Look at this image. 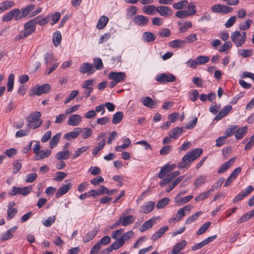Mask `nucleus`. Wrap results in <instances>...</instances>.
Returning <instances> with one entry per match:
<instances>
[{"mask_svg": "<svg viewBox=\"0 0 254 254\" xmlns=\"http://www.w3.org/2000/svg\"><path fill=\"white\" fill-rule=\"evenodd\" d=\"M202 152V150L200 148H196L188 152L178 164V167L179 168L189 167L191 163L199 156Z\"/></svg>", "mask_w": 254, "mask_h": 254, "instance_id": "obj_1", "label": "nucleus"}, {"mask_svg": "<svg viewBox=\"0 0 254 254\" xmlns=\"http://www.w3.org/2000/svg\"><path fill=\"white\" fill-rule=\"evenodd\" d=\"M41 117V114L40 112L36 111L29 114L25 118L27 127L30 129H36L39 127L43 123Z\"/></svg>", "mask_w": 254, "mask_h": 254, "instance_id": "obj_2", "label": "nucleus"}, {"mask_svg": "<svg viewBox=\"0 0 254 254\" xmlns=\"http://www.w3.org/2000/svg\"><path fill=\"white\" fill-rule=\"evenodd\" d=\"M35 24V21L33 20L26 22L24 25V29L17 35L15 38V41H19L33 33L36 29Z\"/></svg>", "mask_w": 254, "mask_h": 254, "instance_id": "obj_3", "label": "nucleus"}, {"mask_svg": "<svg viewBox=\"0 0 254 254\" xmlns=\"http://www.w3.org/2000/svg\"><path fill=\"white\" fill-rule=\"evenodd\" d=\"M247 38L246 32L235 31L232 33L231 39L237 47H241L246 42Z\"/></svg>", "mask_w": 254, "mask_h": 254, "instance_id": "obj_4", "label": "nucleus"}, {"mask_svg": "<svg viewBox=\"0 0 254 254\" xmlns=\"http://www.w3.org/2000/svg\"><path fill=\"white\" fill-rule=\"evenodd\" d=\"M51 87L48 83L44 84L41 85H36L33 87L30 91L29 95L31 96L34 95H40L42 94H46L49 92Z\"/></svg>", "mask_w": 254, "mask_h": 254, "instance_id": "obj_5", "label": "nucleus"}, {"mask_svg": "<svg viewBox=\"0 0 254 254\" xmlns=\"http://www.w3.org/2000/svg\"><path fill=\"white\" fill-rule=\"evenodd\" d=\"M23 17L24 16L22 13L21 9H13L3 16L2 20L6 22L10 21L13 19H14L15 20H18Z\"/></svg>", "mask_w": 254, "mask_h": 254, "instance_id": "obj_6", "label": "nucleus"}, {"mask_svg": "<svg viewBox=\"0 0 254 254\" xmlns=\"http://www.w3.org/2000/svg\"><path fill=\"white\" fill-rule=\"evenodd\" d=\"M131 211V209L126 210L120 217V222H121L122 226L127 227L132 224L134 222L135 220V217L132 215H128V213Z\"/></svg>", "mask_w": 254, "mask_h": 254, "instance_id": "obj_7", "label": "nucleus"}, {"mask_svg": "<svg viewBox=\"0 0 254 254\" xmlns=\"http://www.w3.org/2000/svg\"><path fill=\"white\" fill-rule=\"evenodd\" d=\"M124 231V229L123 228H121L118 230H116L113 231L112 233V238L115 240V241L112 244V246L113 247L114 250H118L121 248L124 244L122 243V242L119 239V237H120L121 235Z\"/></svg>", "mask_w": 254, "mask_h": 254, "instance_id": "obj_8", "label": "nucleus"}, {"mask_svg": "<svg viewBox=\"0 0 254 254\" xmlns=\"http://www.w3.org/2000/svg\"><path fill=\"white\" fill-rule=\"evenodd\" d=\"M192 208V206L191 205H187L179 209L177 213L172 217L170 221L171 222L173 220L175 221H179L187 213H189Z\"/></svg>", "mask_w": 254, "mask_h": 254, "instance_id": "obj_9", "label": "nucleus"}, {"mask_svg": "<svg viewBox=\"0 0 254 254\" xmlns=\"http://www.w3.org/2000/svg\"><path fill=\"white\" fill-rule=\"evenodd\" d=\"M32 188L31 186H27L23 188L13 187L9 193V195L14 196L17 194H21L25 196L32 191Z\"/></svg>", "mask_w": 254, "mask_h": 254, "instance_id": "obj_10", "label": "nucleus"}, {"mask_svg": "<svg viewBox=\"0 0 254 254\" xmlns=\"http://www.w3.org/2000/svg\"><path fill=\"white\" fill-rule=\"evenodd\" d=\"M211 9L214 12L221 13L224 14L230 13L233 10L232 7L221 4H217L212 6Z\"/></svg>", "mask_w": 254, "mask_h": 254, "instance_id": "obj_11", "label": "nucleus"}, {"mask_svg": "<svg viewBox=\"0 0 254 254\" xmlns=\"http://www.w3.org/2000/svg\"><path fill=\"white\" fill-rule=\"evenodd\" d=\"M176 77L172 73H162L157 75L156 80L157 81L164 83L169 82H173L175 80Z\"/></svg>", "mask_w": 254, "mask_h": 254, "instance_id": "obj_12", "label": "nucleus"}, {"mask_svg": "<svg viewBox=\"0 0 254 254\" xmlns=\"http://www.w3.org/2000/svg\"><path fill=\"white\" fill-rule=\"evenodd\" d=\"M95 81L93 79L85 80L81 85V87L85 89L86 90L84 92V94L85 97H88L90 96L91 92L93 91V86L94 84Z\"/></svg>", "mask_w": 254, "mask_h": 254, "instance_id": "obj_13", "label": "nucleus"}, {"mask_svg": "<svg viewBox=\"0 0 254 254\" xmlns=\"http://www.w3.org/2000/svg\"><path fill=\"white\" fill-rule=\"evenodd\" d=\"M65 182L66 184L61 187L58 190L56 193V197L59 198L66 194L71 188L72 185L70 180H66Z\"/></svg>", "mask_w": 254, "mask_h": 254, "instance_id": "obj_14", "label": "nucleus"}, {"mask_svg": "<svg viewBox=\"0 0 254 254\" xmlns=\"http://www.w3.org/2000/svg\"><path fill=\"white\" fill-rule=\"evenodd\" d=\"M126 73L123 72H111L108 75V78L112 80H115L118 83L123 81L126 78Z\"/></svg>", "mask_w": 254, "mask_h": 254, "instance_id": "obj_15", "label": "nucleus"}, {"mask_svg": "<svg viewBox=\"0 0 254 254\" xmlns=\"http://www.w3.org/2000/svg\"><path fill=\"white\" fill-rule=\"evenodd\" d=\"M82 121V117L78 114L70 115L67 120V124L70 126H79Z\"/></svg>", "mask_w": 254, "mask_h": 254, "instance_id": "obj_16", "label": "nucleus"}, {"mask_svg": "<svg viewBox=\"0 0 254 254\" xmlns=\"http://www.w3.org/2000/svg\"><path fill=\"white\" fill-rule=\"evenodd\" d=\"M232 106L230 105L224 106L215 117L214 120L218 121L226 117L232 110Z\"/></svg>", "mask_w": 254, "mask_h": 254, "instance_id": "obj_17", "label": "nucleus"}, {"mask_svg": "<svg viewBox=\"0 0 254 254\" xmlns=\"http://www.w3.org/2000/svg\"><path fill=\"white\" fill-rule=\"evenodd\" d=\"M176 167L174 164L171 165H166L162 167L158 174V177L160 179L164 178L166 175L170 174L169 173L173 171Z\"/></svg>", "mask_w": 254, "mask_h": 254, "instance_id": "obj_18", "label": "nucleus"}, {"mask_svg": "<svg viewBox=\"0 0 254 254\" xmlns=\"http://www.w3.org/2000/svg\"><path fill=\"white\" fill-rule=\"evenodd\" d=\"M79 71L83 74H91L94 72V67L91 64L84 63L81 65Z\"/></svg>", "mask_w": 254, "mask_h": 254, "instance_id": "obj_19", "label": "nucleus"}, {"mask_svg": "<svg viewBox=\"0 0 254 254\" xmlns=\"http://www.w3.org/2000/svg\"><path fill=\"white\" fill-rule=\"evenodd\" d=\"M79 134L81 137L85 139L90 137L93 134V130L88 127H78Z\"/></svg>", "mask_w": 254, "mask_h": 254, "instance_id": "obj_20", "label": "nucleus"}, {"mask_svg": "<svg viewBox=\"0 0 254 254\" xmlns=\"http://www.w3.org/2000/svg\"><path fill=\"white\" fill-rule=\"evenodd\" d=\"M156 12L159 13L160 15L164 17L171 16L173 13L171 8L163 5L157 7Z\"/></svg>", "mask_w": 254, "mask_h": 254, "instance_id": "obj_21", "label": "nucleus"}, {"mask_svg": "<svg viewBox=\"0 0 254 254\" xmlns=\"http://www.w3.org/2000/svg\"><path fill=\"white\" fill-rule=\"evenodd\" d=\"M148 18L142 15H136L133 19V22L139 26L145 25L148 23Z\"/></svg>", "mask_w": 254, "mask_h": 254, "instance_id": "obj_22", "label": "nucleus"}, {"mask_svg": "<svg viewBox=\"0 0 254 254\" xmlns=\"http://www.w3.org/2000/svg\"><path fill=\"white\" fill-rule=\"evenodd\" d=\"M155 203L154 201H148L144 203L141 207L140 212L141 213L147 214L153 210L154 208Z\"/></svg>", "mask_w": 254, "mask_h": 254, "instance_id": "obj_23", "label": "nucleus"}, {"mask_svg": "<svg viewBox=\"0 0 254 254\" xmlns=\"http://www.w3.org/2000/svg\"><path fill=\"white\" fill-rule=\"evenodd\" d=\"M248 127L247 126H244L240 128H237L234 132L235 137L238 140L242 139L248 132Z\"/></svg>", "mask_w": 254, "mask_h": 254, "instance_id": "obj_24", "label": "nucleus"}, {"mask_svg": "<svg viewBox=\"0 0 254 254\" xmlns=\"http://www.w3.org/2000/svg\"><path fill=\"white\" fill-rule=\"evenodd\" d=\"M181 193L182 192H180L178 195L176 196L175 198V202L177 205H181L183 204H185L189 202L193 198L192 195H189L182 198H180Z\"/></svg>", "mask_w": 254, "mask_h": 254, "instance_id": "obj_25", "label": "nucleus"}, {"mask_svg": "<svg viewBox=\"0 0 254 254\" xmlns=\"http://www.w3.org/2000/svg\"><path fill=\"white\" fill-rule=\"evenodd\" d=\"M140 101L143 104V105L150 108H154L157 105V103L153 101L149 97H145L142 98L140 99Z\"/></svg>", "mask_w": 254, "mask_h": 254, "instance_id": "obj_26", "label": "nucleus"}, {"mask_svg": "<svg viewBox=\"0 0 254 254\" xmlns=\"http://www.w3.org/2000/svg\"><path fill=\"white\" fill-rule=\"evenodd\" d=\"M123 143L121 145L116 147L115 150L117 152H121L123 149L128 148L131 144V141L128 137H124L122 138Z\"/></svg>", "mask_w": 254, "mask_h": 254, "instance_id": "obj_27", "label": "nucleus"}, {"mask_svg": "<svg viewBox=\"0 0 254 254\" xmlns=\"http://www.w3.org/2000/svg\"><path fill=\"white\" fill-rule=\"evenodd\" d=\"M156 220V218H152L145 221L139 228V231L142 232L151 228L153 225V224L155 223Z\"/></svg>", "mask_w": 254, "mask_h": 254, "instance_id": "obj_28", "label": "nucleus"}, {"mask_svg": "<svg viewBox=\"0 0 254 254\" xmlns=\"http://www.w3.org/2000/svg\"><path fill=\"white\" fill-rule=\"evenodd\" d=\"M185 44L186 41L179 39L171 41L169 43V46L174 49L182 48Z\"/></svg>", "mask_w": 254, "mask_h": 254, "instance_id": "obj_29", "label": "nucleus"}, {"mask_svg": "<svg viewBox=\"0 0 254 254\" xmlns=\"http://www.w3.org/2000/svg\"><path fill=\"white\" fill-rule=\"evenodd\" d=\"M17 226H14L11 228L6 232L1 235V240L2 241H6L11 239L13 236V233L17 230Z\"/></svg>", "mask_w": 254, "mask_h": 254, "instance_id": "obj_30", "label": "nucleus"}, {"mask_svg": "<svg viewBox=\"0 0 254 254\" xmlns=\"http://www.w3.org/2000/svg\"><path fill=\"white\" fill-rule=\"evenodd\" d=\"M168 229V227L167 226H164L163 227L160 228L156 232H155L153 235L151 236V240L153 241H155L159 238H160L164 233L167 231Z\"/></svg>", "mask_w": 254, "mask_h": 254, "instance_id": "obj_31", "label": "nucleus"}, {"mask_svg": "<svg viewBox=\"0 0 254 254\" xmlns=\"http://www.w3.org/2000/svg\"><path fill=\"white\" fill-rule=\"evenodd\" d=\"M134 232L130 230L124 234H122L120 237H119V239L124 244H125L126 242L134 237Z\"/></svg>", "mask_w": 254, "mask_h": 254, "instance_id": "obj_32", "label": "nucleus"}, {"mask_svg": "<svg viewBox=\"0 0 254 254\" xmlns=\"http://www.w3.org/2000/svg\"><path fill=\"white\" fill-rule=\"evenodd\" d=\"M51 150L50 149H45L40 150L35 156L36 160H39L49 157L51 154Z\"/></svg>", "mask_w": 254, "mask_h": 254, "instance_id": "obj_33", "label": "nucleus"}, {"mask_svg": "<svg viewBox=\"0 0 254 254\" xmlns=\"http://www.w3.org/2000/svg\"><path fill=\"white\" fill-rule=\"evenodd\" d=\"M79 135L78 127H76L72 131L65 133L64 137L67 140H71L72 139L77 138Z\"/></svg>", "mask_w": 254, "mask_h": 254, "instance_id": "obj_34", "label": "nucleus"}, {"mask_svg": "<svg viewBox=\"0 0 254 254\" xmlns=\"http://www.w3.org/2000/svg\"><path fill=\"white\" fill-rule=\"evenodd\" d=\"M89 146H83L75 150L72 154V158L74 159L80 156L81 154L88 151L89 149Z\"/></svg>", "mask_w": 254, "mask_h": 254, "instance_id": "obj_35", "label": "nucleus"}, {"mask_svg": "<svg viewBox=\"0 0 254 254\" xmlns=\"http://www.w3.org/2000/svg\"><path fill=\"white\" fill-rule=\"evenodd\" d=\"M187 243L185 240H183L180 243H177L173 247L171 253L173 254H178L186 245Z\"/></svg>", "mask_w": 254, "mask_h": 254, "instance_id": "obj_36", "label": "nucleus"}, {"mask_svg": "<svg viewBox=\"0 0 254 254\" xmlns=\"http://www.w3.org/2000/svg\"><path fill=\"white\" fill-rule=\"evenodd\" d=\"M15 3L12 0H6L0 4V13L4 10L12 7Z\"/></svg>", "mask_w": 254, "mask_h": 254, "instance_id": "obj_37", "label": "nucleus"}, {"mask_svg": "<svg viewBox=\"0 0 254 254\" xmlns=\"http://www.w3.org/2000/svg\"><path fill=\"white\" fill-rule=\"evenodd\" d=\"M183 132V128L180 127H177L173 128L170 132L169 135L172 138L177 139L179 138Z\"/></svg>", "mask_w": 254, "mask_h": 254, "instance_id": "obj_38", "label": "nucleus"}, {"mask_svg": "<svg viewBox=\"0 0 254 254\" xmlns=\"http://www.w3.org/2000/svg\"><path fill=\"white\" fill-rule=\"evenodd\" d=\"M207 181V177L206 176H198L194 182L195 188H198L203 185Z\"/></svg>", "mask_w": 254, "mask_h": 254, "instance_id": "obj_39", "label": "nucleus"}, {"mask_svg": "<svg viewBox=\"0 0 254 254\" xmlns=\"http://www.w3.org/2000/svg\"><path fill=\"white\" fill-rule=\"evenodd\" d=\"M235 158H233L224 163L218 170V173H222L226 171L233 164Z\"/></svg>", "mask_w": 254, "mask_h": 254, "instance_id": "obj_40", "label": "nucleus"}, {"mask_svg": "<svg viewBox=\"0 0 254 254\" xmlns=\"http://www.w3.org/2000/svg\"><path fill=\"white\" fill-rule=\"evenodd\" d=\"M109 21V18L105 16H101L97 24V28L99 29H102L104 28L107 24L108 23Z\"/></svg>", "mask_w": 254, "mask_h": 254, "instance_id": "obj_41", "label": "nucleus"}, {"mask_svg": "<svg viewBox=\"0 0 254 254\" xmlns=\"http://www.w3.org/2000/svg\"><path fill=\"white\" fill-rule=\"evenodd\" d=\"M70 154L68 150L60 151L56 154V158L58 160H66L69 158Z\"/></svg>", "mask_w": 254, "mask_h": 254, "instance_id": "obj_42", "label": "nucleus"}, {"mask_svg": "<svg viewBox=\"0 0 254 254\" xmlns=\"http://www.w3.org/2000/svg\"><path fill=\"white\" fill-rule=\"evenodd\" d=\"M142 38L145 42H153L156 39V36L152 33L145 32L142 34Z\"/></svg>", "mask_w": 254, "mask_h": 254, "instance_id": "obj_43", "label": "nucleus"}, {"mask_svg": "<svg viewBox=\"0 0 254 254\" xmlns=\"http://www.w3.org/2000/svg\"><path fill=\"white\" fill-rule=\"evenodd\" d=\"M142 10L146 14L153 15L156 11V7L153 5H148L142 7Z\"/></svg>", "mask_w": 254, "mask_h": 254, "instance_id": "obj_44", "label": "nucleus"}, {"mask_svg": "<svg viewBox=\"0 0 254 254\" xmlns=\"http://www.w3.org/2000/svg\"><path fill=\"white\" fill-rule=\"evenodd\" d=\"M62 35L59 31H56L53 34V41L55 47L58 46L61 43Z\"/></svg>", "mask_w": 254, "mask_h": 254, "instance_id": "obj_45", "label": "nucleus"}, {"mask_svg": "<svg viewBox=\"0 0 254 254\" xmlns=\"http://www.w3.org/2000/svg\"><path fill=\"white\" fill-rule=\"evenodd\" d=\"M61 137V133H58L54 135L49 142L50 147L52 149L58 144Z\"/></svg>", "mask_w": 254, "mask_h": 254, "instance_id": "obj_46", "label": "nucleus"}, {"mask_svg": "<svg viewBox=\"0 0 254 254\" xmlns=\"http://www.w3.org/2000/svg\"><path fill=\"white\" fill-rule=\"evenodd\" d=\"M106 143L105 139H103L100 141L96 145V146L93 149L92 154L94 156H96L98 152L104 147Z\"/></svg>", "mask_w": 254, "mask_h": 254, "instance_id": "obj_47", "label": "nucleus"}, {"mask_svg": "<svg viewBox=\"0 0 254 254\" xmlns=\"http://www.w3.org/2000/svg\"><path fill=\"white\" fill-rule=\"evenodd\" d=\"M202 212L201 211H199L190 216L186 220L185 224L187 225L190 224L194 222L198 219V217L202 214Z\"/></svg>", "mask_w": 254, "mask_h": 254, "instance_id": "obj_48", "label": "nucleus"}, {"mask_svg": "<svg viewBox=\"0 0 254 254\" xmlns=\"http://www.w3.org/2000/svg\"><path fill=\"white\" fill-rule=\"evenodd\" d=\"M48 15L50 17V20L52 19V22H51V25L52 26L57 23L61 17V13L59 12L51 13Z\"/></svg>", "mask_w": 254, "mask_h": 254, "instance_id": "obj_49", "label": "nucleus"}, {"mask_svg": "<svg viewBox=\"0 0 254 254\" xmlns=\"http://www.w3.org/2000/svg\"><path fill=\"white\" fill-rule=\"evenodd\" d=\"M123 113L121 111L118 112L114 115L112 120V123L114 124H117L123 120Z\"/></svg>", "mask_w": 254, "mask_h": 254, "instance_id": "obj_50", "label": "nucleus"}, {"mask_svg": "<svg viewBox=\"0 0 254 254\" xmlns=\"http://www.w3.org/2000/svg\"><path fill=\"white\" fill-rule=\"evenodd\" d=\"M188 5V1L186 0H183L173 3V7L176 9H181L186 7Z\"/></svg>", "mask_w": 254, "mask_h": 254, "instance_id": "obj_51", "label": "nucleus"}, {"mask_svg": "<svg viewBox=\"0 0 254 254\" xmlns=\"http://www.w3.org/2000/svg\"><path fill=\"white\" fill-rule=\"evenodd\" d=\"M35 23H37L39 25H44L50 21V17L47 15L45 17L42 18L41 16H38L35 19Z\"/></svg>", "mask_w": 254, "mask_h": 254, "instance_id": "obj_52", "label": "nucleus"}, {"mask_svg": "<svg viewBox=\"0 0 254 254\" xmlns=\"http://www.w3.org/2000/svg\"><path fill=\"white\" fill-rule=\"evenodd\" d=\"M14 81V75L13 73H10L8 76V80H7V87L8 92H10L12 90L13 87Z\"/></svg>", "mask_w": 254, "mask_h": 254, "instance_id": "obj_53", "label": "nucleus"}, {"mask_svg": "<svg viewBox=\"0 0 254 254\" xmlns=\"http://www.w3.org/2000/svg\"><path fill=\"white\" fill-rule=\"evenodd\" d=\"M184 178V176H182L177 178L172 184L170 185L166 189V191L167 192H170L172 189H173Z\"/></svg>", "mask_w": 254, "mask_h": 254, "instance_id": "obj_54", "label": "nucleus"}, {"mask_svg": "<svg viewBox=\"0 0 254 254\" xmlns=\"http://www.w3.org/2000/svg\"><path fill=\"white\" fill-rule=\"evenodd\" d=\"M97 232L95 230H92L87 233L83 238V241L85 243L89 242L95 237Z\"/></svg>", "mask_w": 254, "mask_h": 254, "instance_id": "obj_55", "label": "nucleus"}, {"mask_svg": "<svg viewBox=\"0 0 254 254\" xmlns=\"http://www.w3.org/2000/svg\"><path fill=\"white\" fill-rule=\"evenodd\" d=\"M8 208L7 210V218L8 219H11L13 218L15 215L17 213V210L16 208L10 206H8Z\"/></svg>", "mask_w": 254, "mask_h": 254, "instance_id": "obj_56", "label": "nucleus"}, {"mask_svg": "<svg viewBox=\"0 0 254 254\" xmlns=\"http://www.w3.org/2000/svg\"><path fill=\"white\" fill-rule=\"evenodd\" d=\"M238 126L237 125H231L225 131V135L223 136L225 137V139L227 137H230L232 134L234 133L235 130L238 128Z\"/></svg>", "mask_w": 254, "mask_h": 254, "instance_id": "obj_57", "label": "nucleus"}, {"mask_svg": "<svg viewBox=\"0 0 254 254\" xmlns=\"http://www.w3.org/2000/svg\"><path fill=\"white\" fill-rule=\"evenodd\" d=\"M252 23L253 21L251 19H248L245 22L242 23L240 24L239 29L243 31L246 30L250 28Z\"/></svg>", "mask_w": 254, "mask_h": 254, "instance_id": "obj_58", "label": "nucleus"}, {"mask_svg": "<svg viewBox=\"0 0 254 254\" xmlns=\"http://www.w3.org/2000/svg\"><path fill=\"white\" fill-rule=\"evenodd\" d=\"M197 65L203 64L207 63L209 60V58L206 56H200L195 58Z\"/></svg>", "mask_w": 254, "mask_h": 254, "instance_id": "obj_59", "label": "nucleus"}, {"mask_svg": "<svg viewBox=\"0 0 254 254\" xmlns=\"http://www.w3.org/2000/svg\"><path fill=\"white\" fill-rule=\"evenodd\" d=\"M170 201L169 198L165 197L161 199L157 203L156 207L158 209H161L167 205Z\"/></svg>", "mask_w": 254, "mask_h": 254, "instance_id": "obj_60", "label": "nucleus"}, {"mask_svg": "<svg viewBox=\"0 0 254 254\" xmlns=\"http://www.w3.org/2000/svg\"><path fill=\"white\" fill-rule=\"evenodd\" d=\"M56 216H52L42 221V224L46 227L51 226L55 221Z\"/></svg>", "mask_w": 254, "mask_h": 254, "instance_id": "obj_61", "label": "nucleus"}, {"mask_svg": "<svg viewBox=\"0 0 254 254\" xmlns=\"http://www.w3.org/2000/svg\"><path fill=\"white\" fill-rule=\"evenodd\" d=\"M30 130V129L28 127L25 129H20L16 132L15 137H22L24 136H27L29 133Z\"/></svg>", "mask_w": 254, "mask_h": 254, "instance_id": "obj_62", "label": "nucleus"}, {"mask_svg": "<svg viewBox=\"0 0 254 254\" xmlns=\"http://www.w3.org/2000/svg\"><path fill=\"white\" fill-rule=\"evenodd\" d=\"M35 8L34 4H31L27 5L25 7L21 9L22 13H23L24 17H26L28 14L32 11Z\"/></svg>", "mask_w": 254, "mask_h": 254, "instance_id": "obj_63", "label": "nucleus"}, {"mask_svg": "<svg viewBox=\"0 0 254 254\" xmlns=\"http://www.w3.org/2000/svg\"><path fill=\"white\" fill-rule=\"evenodd\" d=\"M238 54L241 57L245 58L250 57L252 55L253 53L252 50L251 49H242L239 50Z\"/></svg>", "mask_w": 254, "mask_h": 254, "instance_id": "obj_64", "label": "nucleus"}]
</instances>
